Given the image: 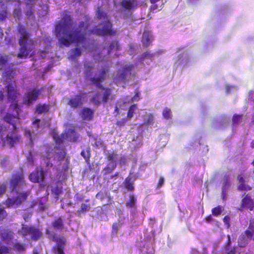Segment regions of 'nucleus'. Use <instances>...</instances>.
Returning a JSON list of instances; mask_svg holds the SVG:
<instances>
[{
  "instance_id": "nucleus-64",
  "label": "nucleus",
  "mask_w": 254,
  "mask_h": 254,
  "mask_svg": "<svg viewBox=\"0 0 254 254\" xmlns=\"http://www.w3.org/2000/svg\"><path fill=\"white\" fill-rule=\"evenodd\" d=\"M4 98V96L3 93L2 91L0 90V101H2L3 100Z\"/></svg>"
},
{
  "instance_id": "nucleus-43",
  "label": "nucleus",
  "mask_w": 254,
  "mask_h": 254,
  "mask_svg": "<svg viewBox=\"0 0 254 254\" xmlns=\"http://www.w3.org/2000/svg\"><path fill=\"white\" fill-rule=\"evenodd\" d=\"M90 102H93L95 106H99L102 103L100 101V95L99 93L95 94L90 99Z\"/></svg>"
},
{
  "instance_id": "nucleus-7",
  "label": "nucleus",
  "mask_w": 254,
  "mask_h": 254,
  "mask_svg": "<svg viewBox=\"0 0 254 254\" xmlns=\"http://www.w3.org/2000/svg\"><path fill=\"white\" fill-rule=\"evenodd\" d=\"M35 48V42L33 40H29L23 42V44L20 45L19 52L17 56L19 59L27 58L29 55L32 57L34 55L33 51Z\"/></svg>"
},
{
  "instance_id": "nucleus-48",
  "label": "nucleus",
  "mask_w": 254,
  "mask_h": 254,
  "mask_svg": "<svg viewBox=\"0 0 254 254\" xmlns=\"http://www.w3.org/2000/svg\"><path fill=\"white\" fill-rule=\"evenodd\" d=\"M243 115H234L232 118V123L233 125L239 124L242 119Z\"/></svg>"
},
{
  "instance_id": "nucleus-22",
  "label": "nucleus",
  "mask_w": 254,
  "mask_h": 254,
  "mask_svg": "<svg viewBox=\"0 0 254 254\" xmlns=\"http://www.w3.org/2000/svg\"><path fill=\"white\" fill-rule=\"evenodd\" d=\"M133 184L134 181L132 180L131 178L129 176L125 179L122 184V187L129 191H132L134 190Z\"/></svg>"
},
{
  "instance_id": "nucleus-28",
  "label": "nucleus",
  "mask_w": 254,
  "mask_h": 254,
  "mask_svg": "<svg viewBox=\"0 0 254 254\" xmlns=\"http://www.w3.org/2000/svg\"><path fill=\"white\" fill-rule=\"evenodd\" d=\"M66 155V153L64 149H62L59 152L55 151L53 153L54 160L61 163L64 159Z\"/></svg>"
},
{
  "instance_id": "nucleus-4",
  "label": "nucleus",
  "mask_w": 254,
  "mask_h": 254,
  "mask_svg": "<svg viewBox=\"0 0 254 254\" xmlns=\"http://www.w3.org/2000/svg\"><path fill=\"white\" fill-rule=\"evenodd\" d=\"M102 24H103L102 29L94 27L90 30V33L100 36H114L116 34V31L112 28L113 24L110 20L107 19L99 25Z\"/></svg>"
},
{
  "instance_id": "nucleus-47",
  "label": "nucleus",
  "mask_w": 254,
  "mask_h": 254,
  "mask_svg": "<svg viewBox=\"0 0 254 254\" xmlns=\"http://www.w3.org/2000/svg\"><path fill=\"white\" fill-rule=\"evenodd\" d=\"M68 137H69L70 141L75 142L76 141L78 136L76 135V132L74 130H71L67 135Z\"/></svg>"
},
{
  "instance_id": "nucleus-15",
  "label": "nucleus",
  "mask_w": 254,
  "mask_h": 254,
  "mask_svg": "<svg viewBox=\"0 0 254 254\" xmlns=\"http://www.w3.org/2000/svg\"><path fill=\"white\" fill-rule=\"evenodd\" d=\"M44 179L45 174L42 169L39 170L37 168L34 171L31 173L29 176V179L33 183H40L43 181Z\"/></svg>"
},
{
  "instance_id": "nucleus-17",
  "label": "nucleus",
  "mask_w": 254,
  "mask_h": 254,
  "mask_svg": "<svg viewBox=\"0 0 254 254\" xmlns=\"http://www.w3.org/2000/svg\"><path fill=\"white\" fill-rule=\"evenodd\" d=\"M18 32L21 34L19 40V44L21 45L23 42L28 41L29 34L27 32L26 28L22 25L19 24L17 27Z\"/></svg>"
},
{
  "instance_id": "nucleus-55",
  "label": "nucleus",
  "mask_w": 254,
  "mask_h": 254,
  "mask_svg": "<svg viewBox=\"0 0 254 254\" xmlns=\"http://www.w3.org/2000/svg\"><path fill=\"white\" fill-rule=\"evenodd\" d=\"M7 216L6 211L1 208H0V222L2 221Z\"/></svg>"
},
{
  "instance_id": "nucleus-60",
  "label": "nucleus",
  "mask_w": 254,
  "mask_h": 254,
  "mask_svg": "<svg viewBox=\"0 0 254 254\" xmlns=\"http://www.w3.org/2000/svg\"><path fill=\"white\" fill-rule=\"evenodd\" d=\"M119 164L121 165H125L127 164V159L124 156H122L119 159Z\"/></svg>"
},
{
  "instance_id": "nucleus-3",
  "label": "nucleus",
  "mask_w": 254,
  "mask_h": 254,
  "mask_svg": "<svg viewBox=\"0 0 254 254\" xmlns=\"http://www.w3.org/2000/svg\"><path fill=\"white\" fill-rule=\"evenodd\" d=\"M7 91V98L8 101L11 102L10 108L15 111L18 114L21 111L17 97L20 95L17 86L15 84L9 83L5 86Z\"/></svg>"
},
{
  "instance_id": "nucleus-30",
  "label": "nucleus",
  "mask_w": 254,
  "mask_h": 254,
  "mask_svg": "<svg viewBox=\"0 0 254 254\" xmlns=\"http://www.w3.org/2000/svg\"><path fill=\"white\" fill-rule=\"evenodd\" d=\"M142 42L144 47H147L151 42V34L149 32H144L142 35Z\"/></svg>"
},
{
  "instance_id": "nucleus-26",
  "label": "nucleus",
  "mask_w": 254,
  "mask_h": 254,
  "mask_svg": "<svg viewBox=\"0 0 254 254\" xmlns=\"http://www.w3.org/2000/svg\"><path fill=\"white\" fill-rule=\"evenodd\" d=\"M50 108L49 104H39L36 108V112L39 115L46 114L49 111Z\"/></svg>"
},
{
  "instance_id": "nucleus-56",
  "label": "nucleus",
  "mask_w": 254,
  "mask_h": 254,
  "mask_svg": "<svg viewBox=\"0 0 254 254\" xmlns=\"http://www.w3.org/2000/svg\"><path fill=\"white\" fill-rule=\"evenodd\" d=\"M7 17L6 9L2 10L0 11V20H4Z\"/></svg>"
},
{
  "instance_id": "nucleus-19",
  "label": "nucleus",
  "mask_w": 254,
  "mask_h": 254,
  "mask_svg": "<svg viewBox=\"0 0 254 254\" xmlns=\"http://www.w3.org/2000/svg\"><path fill=\"white\" fill-rule=\"evenodd\" d=\"M120 4L126 10H134L137 8L135 0H123Z\"/></svg>"
},
{
  "instance_id": "nucleus-20",
  "label": "nucleus",
  "mask_w": 254,
  "mask_h": 254,
  "mask_svg": "<svg viewBox=\"0 0 254 254\" xmlns=\"http://www.w3.org/2000/svg\"><path fill=\"white\" fill-rule=\"evenodd\" d=\"M93 110L89 108H83L80 113V116L83 120H91L93 118Z\"/></svg>"
},
{
  "instance_id": "nucleus-49",
  "label": "nucleus",
  "mask_w": 254,
  "mask_h": 254,
  "mask_svg": "<svg viewBox=\"0 0 254 254\" xmlns=\"http://www.w3.org/2000/svg\"><path fill=\"white\" fill-rule=\"evenodd\" d=\"M55 142L57 144H60L63 143L64 139V134H62L60 136L54 135V136Z\"/></svg>"
},
{
  "instance_id": "nucleus-12",
  "label": "nucleus",
  "mask_w": 254,
  "mask_h": 254,
  "mask_svg": "<svg viewBox=\"0 0 254 254\" xmlns=\"http://www.w3.org/2000/svg\"><path fill=\"white\" fill-rule=\"evenodd\" d=\"M40 94V90L39 89L34 88L27 91L23 96V104L30 106L33 102L38 100Z\"/></svg>"
},
{
  "instance_id": "nucleus-5",
  "label": "nucleus",
  "mask_w": 254,
  "mask_h": 254,
  "mask_svg": "<svg viewBox=\"0 0 254 254\" xmlns=\"http://www.w3.org/2000/svg\"><path fill=\"white\" fill-rule=\"evenodd\" d=\"M21 234L24 237L30 235L32 241H37L43 236L42 231L33 225H22Z\"/></svg>"
},
{
  "instance_id": "nucleus-10",
  "label": "nucleus",
  "mask_w": 254,
  "mask_h": 254,
  "mask_svg": "<svg viewBox=\"0 0 254 254\" xmlns=\"http://www.w3.org/2000/svg\"><path fill=\"white\" fill-rule=\"evenodd\" d=\"M86 93L80 91L78 94L71 96L68 100L67 105L72 109H75L81 107L84 101Z\"/></svg>"
},
{
  "instance_id": "nucleus-58",
  "label": "nucleus",
  "mask_w": 254,
  "mask_h": 254,
  "mask_svg": "<svg viewBox=\"0 0 254 254\" xmlns=\"http://www.w3.org/2000/svg\"><path fill=\"white\" fill-rule=\"evenodd\" d=\"M164 184V179L163 177H160L157 185L156 189L161 188Z\"/></svg>"
},
{
  "instance_id": "nucleus-1",
  "label": "nucleus",
  "mask_w": 254,
  "mask_h": 254,
  "mask_svg": "<svg viewBox=\"0 0 254 254\" xmlns=\"http://www.w3.org/2000/svg\"><path fill=\"white\" fill-rule=\"evenodd\" d=\"M70 15L64 13L61 20L55 26V32L61 45L68 47L71 44H83L86 41L85 31L88 28V22L80 21L77 26H72Z\"/></svg>"
},
{
  "instance_id": "nucleus-63",
  "label": "nucleus",
  "mask_w": 254,
  "mask_h": 254,
  "mask_svg": "<svg viewBox=\"0 0 254 254\" xmlns=\"http://www.w3.org/2000/svg\"><path fill=\"white\" fill-rule=\"evenodd\" d=\"M205 220L207 222L210 223L213 220V218L211 215H209L205 218Z\"/></svg>"
},
{
  "instance_id": "nucleus-42",
  "label": "nucleus",
  "mask_w": 254,
  "mask_h": 254,
  "mask_svg": "<svg viewBox=\"0 0 254 254\" xmlns=\"http://www.w3.org/2000/svg\"><path fill=\"white\" fill-rule=\"evenodd\" d=\"M13 249L15 251L21 252L25 251V244L20 243H16L13 245Z\"/></svg>"
},
{
  "instance_id": "nucleus-57",
  "label": "nucleus",
  "mask_w": 254,
  "mask_h": 254,
  "mask_svg": "<svg viewBox=\"0 0 254 254\" xmlns=\"http://www.w3.org/2000/svg\"><path fill=\"white\" fill-rule=\"evenodd\" d=\"M38 0H25V3L26 6H34V3Z\"/></svg>"
},
{
  "instance_id": "nucleus-41",
  "label": "nucleus",
  "mask_w": 254,
  "mask_h": 254,
  "mask_svg": "<svg viewBox=\"0 0 254 254\" xmlns=\"http://www.w3.org/2000/svg\"><path fill=\"white\" fill-rule=\"evenodd\" d=\"M27 8L25 10V14L27 18H34V7L26 6Z\"/></svg>"
},
{
  "instance_id": "nucleus-35",
  "label": "nucleus",
  "mask_w": 254,
  "mask_h": 254,
  "mask_svg": "<svg viewBox=\"0 0 254 254\" xmlns=\"http://www.w3.org/2000/svg\"><path fill=\"white\" fill-rule=\"evenodd\" d=\"M96 16L97 18L100 20V19H107V13L101 10L100 7L98 6L97 9H96Z\"/></svg>"
},
{
  "instance_id": "nucleus-46",
  "label": "nucleus",
  "mask_w": 254,
  "mask_h": 254,
  "mask_svg": "<svg viewBox=\"0 0 254 254\" xmlns=\"http://www.w3.org/2000/svg\"><path fill=\"white\" fill-rule=\"evenodd\" d=\"M90 205L89 204L82 203L81 205V208L79 209L77 212L79 214L84 212H87L89 210Z\"/></svg>"
},
{
  "instance_id": "nucleus-21",
  "label": "nucleus",
  "mask_w": 254,
  "mask_h": 254,
  "mask_svg": "<svg viewBox=\"0 0 254 254\" xmlns=\"http://www.w3.org/2000/svg\"><path fill=\"white\" fill-rule=\"evenodd\" d=\"M20 112H21V111L19 112L18 114L16 113V116H14L10 114H6L4 116L3 119H4V121L7 122L9 124L11 125L13 127V129L15 128V126H16L15 120L19 119L18 116H19Z\"/></svg>"
},
{
  "instance_id": "nucleus-45",
  "label": "nucleus",
  "mask_w": 254,
  "mask_h": 254,
  "mask_svg": "<svg viewBox=\"0 0 254 254\" xmlns=\"http://www.w3.org/2000/svg\"><path fill=\"white\" fill-rule=\"evenodd\" d=\"M212 214L215 216H218L220 215L222 212V206L220 205H218L214 208H213L211 210Z\"/></svg>"
},
{
  "instance_id": "nucleus-38",
  "label": "nucleus",
  "mask_w": 254,
  "mask_h": 254,
  "mask_svg": "<svg viewBox=\"0 0 254 254\" xmlns=\"http://www.w3.org/2000/svg\"><path fill=\"white\" fill-rule=\"evenodd\" d=\"M118 154L115 153L114 152H108L106 154V158L108 161H112V163L116 162L117 163L116 160L118 158Z\"/></svg>"
},
{
  "instance_id": "nucleus-51",
  "label": "nucleus",
  "mask_w": 254,
  "mask_h": 254,
  "mask_svg": "<svg viewBox=\"0 0 254 254\" xmlns=\"http://www.w3.org/2000/svg\"><path fill=\"white\" fill-rule=\"evenodd\" d=\"M127 122V119L126 118H122L120 120L117 121L116 124L119 127L125 126Z\"/></svg>"
},
{
  "instance_id": "nucleus-39",
  "label": "nucleus",
  "mask_w": 254,
  "mask_h": 254,
  "mask_svg": "<svg viewBox=\"0 0 254 254\" xmlns=\"http://www.w3.org/2000/svg\"><path fill=\"white\" fill-rule=\"evenodd\" d=\"M137 106L136 104H133L131 105L128 109L127 114V118L130 119L132 118L134 114V111L137 110Z\"/></svg>"
},
{
  "instance_id": "nucleus-34",
  "label": "nucleus",
  "mask_w": 254,
  "mask_h": 254,
  "mask_svg": "<svg viewBox=\"0 0 254 254\" xmlns=\"http://www.w3.org/2000/svg\"><path fill=\"white\" fill-rule=\"evenodd\" d=\"M117 167V163L116 161L112 163H109L103 169L104 174H108L111 173Z\"/></svg>"
},
{
  "instance_id": "nucleus-31",
  "label": "nucleus",
  "mask_w": 254,
  "mask_h": 254,
  "mask_svg": "<svg viewBox=\"0 0 254 254\" xmlns=\"http://www.w3.org/2000/svg\"><path fill=\"white\" fill-rule=\"evenodd\" d=\"M80 154L85 159L86 163L89 164L90 158L91 157L90 147L88 146L85 149H83Z\"/></svg>"
},
{
  "instance_id": "nucleus-23",
  "label": "nucleus",
  "mask_w": 254,
  "mask_h": 254,
  "mask_svg": "<svg viewBox=\"0 0 254 254\" xmlns=\"http://www.w3.org/2000/svg\"><path fill=\"white\" fill-rule=\"evenodd\" d=\"M82 52L78 47H76L70 51V54L68 56V59L70 61H76L77 58L81 56Z\"/></svg>"
},
{
  "instance_id": "nucleus-53",
  "label": "nucleus",
  "mask_w": 254,
  "mask_h": 254,
  "mask_svg": "<svg viewBox=\"0 0 254 254\" xmlns=\"http://www.w3.org/2000/svg\"><path fill=\"white\" fill-rule=\"evenodd\" d=\"M154 121V117L153 114H149L148 116V118L145 122V124L147 126H150L153 124Z\"/></svg>"
},
{
  "instance_id": "nucleus-40",
  "label": "nucleus",
  "mask_w": 254,
  "mask_h": 254,
  "mask_svg": "<svg viewBox=\"0 0 254 254\" xmlns=\"http://www.w3.org/2000/svg\"><path fill=\"white\" fill-rule=\"evenodd\" d=\"M18 7L13 10L12 15L15 19L19 20L21 16V9L20 8V1H18Z\"/></svg>"
},
{
  "instance_id": "nucleus-8",
  "label": "nucleus",
  "mask_w": 254,
  "mask_h": 254,
  "mask_svg": "<svg viewBox=\"0 0 254 254\" xmlns=\"http://www.w3.org/2000/svg\"><path fill=\"white\" fill-rule=\"evenodd\" d=\"M29 191H25L20 193H17V195L12 198H8L4 204L8 208H16L19 206L22 203L27 201L28 196L29 194Z\"/></svg>"
},
{
  "instance_id": "nucleus-37",
  "label": "nucleus",
  "mask_w": 254,
  "mask_h": 254,
  "mask_svg": "<svg viewBox=\"0 0 254 254\" xmlns=\"http://www.w3.org/2000/svg\"><path fill=\"white\" fill-rule=\"evenodd\" d=\"M227 241L225 245V250L228 254H234L236 252L235 249L234 248L231 250H229L230 246L231 244V237L230 235L227 236Z\"/></svg>"
},
{
  "instance_id": "nucleus-59",
  "label": "nucleus",
  "mask_w": 254,
  "mask_h": 254,
  "mask_svg": "<svg viewBox=\"0 0 254 254\" xmlns=\"http://www.w3.org/2000/svg\"><path fill=\"white\" fill-rule=\"evenodd\" d=\"M112 232L117 234L118 232V224L114 223L112 226Z\"/></svg>"
},
{
  "instance_id": "nucleus-36",
  "label": "nucleus",
  "mask_w": 254,
  "mask_h": 254,
  "mask_svg": "<svg viewBox=\"0 0 254 254\" xmlns=\"http://www.w3.org/2000/svg\"><path fill=\"white\" fill-rule=\"evenodd\" d=\"M120 49V47L119 44V43L117 41H112L109 46L108 48V54H110V53L114 50L116 51H118Z\"/></svg>"
},
{
  "instance_id": "nucleus-29",
  "label": "nucleus",
  "mask_w": 254,
  "mask_h": 254,
  "mask_svg": "<svg viewBox=\"0 0 254 254\" xmlns=\"http://www.w3.org/2000/svg\"><path fill=\"white\" fill-rule=\"evenodd\" d=\"M52 226L57 230L62 231L64 228V222L61 217L57 218L53 222Z\"/></svg>"
},
{
  "instance_id": "nucleus-61",
  "label": "nucleus",
  "mask_w": 254,
  "mask_h": 254,
  "mask_svg": "<svg viewBox=\"0 0 254 254\" xmlns=\"http://www.w3.org/2000/svg\"><path fill=\"white\" fill-rule=\"evenodd\" d=\"M6 190V186L5 185H1L0 186V194H3Z\"/></svg>"
},
{
  "instance_id": "nucleus-27",
  "label": "nucleus",
  "mask_w": 254,
  "mask_h": 254,
  "mask_svg": "<svg viewBox=\"0 0 254 254\" xmlns=\"http://www.w3.org/2000/svg\"><path fill=\"white\" fill-rule=\"evenodd\" d=\"M136 198L134 195L132 193L129 194V199L127 201L126 203V206L128 208H133L136 209L137 208L136 205Z\"/></svg>"
},
{
  "instance_id": "nucleus-33",
  "label": "nucleus",
  "mask_w": 254,
  "mask_h": 254,
  "mask_svg": "<svg viewBox=\"0 0 254 254\" xmlns=\"http://www.w3.org/2000/svg\"><path fill=\"white\" fill-rule=\"evenodd\" d=\"M10 58V57L9 55L6 54L0 55V70L2 69L7 64Z\"/></svg>"
},
{
  "instance_id": "nucleus-6",
  "label": "nucleus",
  "mask_w": 254,
  "mask_h": 254,
  "mask_svg": "<svg viewBox=\"0 0 254 254\" xmlns=\"http://www.w3.org/2000/svg\"><path fill=\"white\" fill-rule=\"evenodd\" d=\"M254 241V218L250 220V223L248 228L245 231V234L242 235L238 239V245L240 247H245L249 241Z\"/></svg>"
},
{
  "instance_id": "nucleus-11",
  "label": "nucleus",
  "mask_w": 254,
  "mask_h": 254,
  "mask_svg": "<svg viewBox=\"0 0 254 254\" xmlns=\"http://www.w3.org/2000/svg\"><path fill=\"white\" fill-rule=\"evenodd\" d=\"M24 181V175L22 172H18L12 174L10 180V189L11 191H16L21 186Z\"/></svg>"
},
{
  "instance_id": "nucleus-62",
  "label": "nucleus",
  "mask_w": 254,
  "mask_h": 254,
  "mask_svg": "<svg viewBox=\"0 0 254 254\" xmlns=\"http://www.w3.org/2000/svg\"><path fill=\"white\" fill-rule=\"evenodd\" d=\"M139 100V93L136 92L134 96L131 98L132 101H137Z\"/></svg>"
},
{
  "instance_id": "nucleus-2",
  "label": "nucleus",
  "mask_w": 254,
  "mask_h": 254,
  "mask_svg": "<svg viewBox=\"0 0 254 254\" xmlns=\"http://www.w3.org/2000/svg\"><path fill=\"white\" fill-rule=\"evenodd\" d=\"M110 66L105 65L99 70L98 76L90 77V80L92 84L97 88L104 90V93L102 98V103L104 105L107 104L110 96L112 94V89L110 88L104 87L102 82L105 80L110 72Z\"/></svg>"
},
{
  "instance_id": "nucleus-44",
  "label": "nucleus",
  "mask_w": 254,
  "mask_h": 254,
  "mask_svg": "<svg viewBox=\"0 0 254 254\" xmlns=\"http://www.w3.org/2000/svg\"><path fill=\"white\" fill-rule=\"evenodd\" d=\"M163 117L166 120H169L172 118V114L170 109L165 108L162 113Z\"/></svg>"
},
{
  "instance_id": "nucleus-32",
  "label": "nucleus",
  "mask_w": 254,
  "mask_h": 254,
  "mask_svg": "<svg viewBox=\"0 0 254 254\" xmlns=\"http://www.w3.org/2000/svg\"><path fill=\"white\" fill-rule=\"evenodd\" d=\"M85 68L84 74L85 76L87 78L90 77L92 73V71L93 68V65L91 64L89 62H86L84 64Z\"/></svg>"
},
{
  "instance_id": "nucleus-14",
  "label": "nucleus",
  "mask_w": 254,
  "mask_h": 254,
  "mask_svg": "<svg viewBox=\"0 0 254 254\" xmlns=\"http://www.w3.org/2000/svg\"><path fill=\"white\" fill-rule=\"evenodd\" d=\"M244 196L242 199L240 207L239 208L240 211H243L244 209H248L252 211L254 208V200L251 198L249 194L244 193Z\"/></svg>"
},
{
  "instance_id": "nucleus-52",
  "label": "nucleus",
  "mask_w": 254,
  "mask_h": 254,
  "mask_svg": "<svg viewBox=\"0 0 254 254\" xmlns=\"http://www.w3.org/2000/svg\"><path fill=\"white\" fill-rule=\"evenodd\" d=\"M223 222L226 225L227 228H229L230 227V221L231 218L229 215H226L223 219Z\"/></svg>"
},
{
  "instance_id": "nucleus-13",
  "label": "nucleus",
  "mask_w": 254,
  "mask_h": 254,
  "mask_svg": "<svg viewBox=\"0 0 254 254\" xmlns=\"http://www.w3.org/2000/svg\"><path fill=\"white\" fill-rule=\"evenodd\" d=\"M52 240L57 244L53 247V250L55 254H65L64 249L65 244V240L63 236H60L56 234L52 236Z\"/></svg>"
},
{
  "instance_id": "nucleus-25",
  "label": "nucleus",
  "mask_w": 254,
  "mask_h": 254,
  "mask_svg": "<svg viewBox=\"0 0 254 254\" xmlns=\"http://www.w3.org/2000/svg\"><path fill=\"white\" fill-rule=\"evenodd\" d=\"M19 139V137L18 136L11 137L7 135L4 141V144L5 145L8 146L9 148H12L14 147L15 144Z\"/></svg>"
},
{
  "instance_id": "nucleus-50",
  "label": "nucleus",
  "mask_w": 254,
  "mask_h": 254,
  "mask_svg": "<svg viewBox=\"0 0 254 254\" xmlns=\"http://www.w3.org/2000/svg\"><path fill=\"white\" fill-rule=\"evenodd\" d=\"M154 56L153 54H151L149 52H144L141 55V59L144 60L145 59H152Z\"/></svg>"
},
{
  "instance_id": "nucleus-18",
  "label": "nucleus",
  "mask_w": 254,
  "mask_h": 254,
  "mask_svg": "<svg viewBox=\"0 0 254 254\" xmlns=\"http://www.w3.org/2000/svg\"><path fill=\"white\" fill-rule=\"evenodd\" d=\"M62 191L63 185L62 183L60 181L56 182V183L52 187L51 192L56 200L59 199V196L62 193Z\"/></svg>"
},
{
  "instance_id": "nucleus-16",
  "label": "nucleus",
  "mask_w": 254,
  "mask_h": 254,
  "mask_svg": "<svg viewBox=\"0 0 254 254\" xmlns=\"http://www.w3.org/2000/svg\"><path fill=\"white\" fill-rule=\"evenodd\" d=\"M237 180L239 182V185L237 187V190L239 191H250L252 188L248 184H246L245 176L243 174H239L237 176Z\"/></svg>"
},
{
  "instance_id": "nucleus-54",
  "label": "nucleus",
  "mask_w": 254,
  "mask_h": 254,
  "mask_svg": "<svg viewBox=\"0 0 254 254\" xmlns=\"http://www.w3.org/2000/svg\"><path fill=\"white\" fill-rule=\"evenodd\" d=\"M9 252V248L6 246H0V254H6Z\"/></svg>"
},
{
  "instance_id": "nucleus-9",
  "label": "nucleus",
  "mask_w": 254,
  "mask_h": 254,
  "mask_svg": "<svg viewBox=\"0 0 254 254\" xmlns=\"http://www.w3.org/2000/svg\"><path fill=\"white\" fill-rule=\"evenodd\" d=\"M134 67L133 64H127L122 69L118 70L116 75L113 76V81L115 84L121 83L124 82L128 75H130L131 71Z\"/></svg>"
},
{
  "instance_id": "nucleus-24",
  "label": "nucleus",
  "mask_w": 254,
  "mask_h": 254,
  "mask_svg": "<svg viewBox=\"0 0 254 254\" xmlns=\"http://www.w3.org/2000/svg\"><path fill=\"white\" fill-rule=\"evenodd\" d=\"M231 186V180L228 175H225L223 178V183L222 188V194L224 195L226 192L229 189Z\"/></svg>"
}]
</instances>
